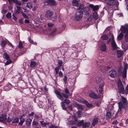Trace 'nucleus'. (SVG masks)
<instances>
[{"mask_svg":"<svg viewBox=\"0 0 128 128\" xmlns=\"http://www.w3.org/2000/svg\"><path fill=\"white\" fill-rule=\"evenodd\" d=\"M84 6L83 4H80L79 7L78 8L79 10H80L79 11H82L83 12V11L84 10Z\"/></svg>","mask_w":128,"mask_h":128,"instance_id":"c756f323","label":"nucleus"},{"mask_svg":"<svg viewBox=\"0 0 128 128\" xmlns=\"http://www.w3.org/2000/svg\"><path fill=\"white\" fill-rule=\"evenodd\" d=\"M98 46L102 52L105 51L106 50V46L103 41L98 42Z\"/></svg>","mask_w":128,"mask_h":128,"instance_id":"39448f33","label":"nucleus"},{"mask_svg":"<svg viewBox=\"0 0 128 128\" xmlns=\"http://www.w3.org/2000/svg\"><path fill=\"white\" fill-rule=\"evenodd\" d=\"M32 122V120L28 118L26 121V125L27 126H29L30 125Z\"/></svg>","mask_w":128,"mask_h":128,"instance_id":"b1692460","label":"nucleus"},{"mask_svg":"<svg viewBox=\"0 0 128 128\" xmlns=\"http://www.w3.org/2000/svg\"><path fill=\"white\" fill-rule=\"evenodd\" d=\"M38 8V7L37 6H34L32 9V10L34 11H35Z\"/></svg>","mask_w":128,"mask_h":128,"instance_id":"e2e57ef3","label":"nucleus"},{"mask_svg":"<svg viewBox=\"0 0 128 128\" xmlns=\"http://www.w3.org/2000/svg\"><path fill=\"white\" fill-rule=\"evenodd\" d=\"M15 2L16 3V4L19 6H21L22 4L21 2L20 1H17V0Z\"/></svg>","mask_w":128,"mask_h":128,"instance_id":"4d7b16f0","label":"nucleus"},{"mask_svg":"<svg viewBox=\"0 0 128 128\" xmlns=\"http://www.w3.org/2000/svg\"><path fill=\"white\" fill-rule=\"evenodd\" d=\"M16 7L17 9L14 10V12L15 14H19L20 12V11L21 10V8L20 6H16Z\"/></svg>","mask_w":128,"mask_h":128,"instance_id":"4be33fe9","label":"nucleus"},{"mask_svg":"<svg viewBox=\"0 0 128 128\" xmlns=\"http://www.w3.org/2000/svg\"><path fill=\"white\" fill-rule=\"evenodd\" d=\"M62 60H59L58 61V67H61L62 66Z\"/></svg>","mask_w":128,"mask_h":128,"instance_id":"de8ad7c7","label":"nucleus"},{"mask_svg":"<svg viewBox=\"0 0 128 128\" xmlns=\"http://www.w3.org/2000/svg\"><path fill=\"white\" fill-rule=\"evenodd\" d=\"M114 104L112 102H110V104H109L107 108V109L108 111L110 112L111 110H112L114 108Z\"/></svg>","mask_w":128,"mask_h":128,"instance_id":"4468645a","label":"nucleus"},{"mask_svg":"<svg viewBox=\"0 0 128 128\" xmlns=\"http://www.w3.org/2000/svg\"><path fill=\"white\" fill-rule=\"evenodd\" d=\"M83 12L82 11L77 12L75 16V19L79 20L81 19L83 16Z\"/></svg>","mask_w":128,"mask_h":128,"instance_id":"0eeeda50","label":"nucleus"},{"mask_svg":"<svg viewBox=\"0 0 128 128\" xmlns=\"http://www.w3.org/2000/svg\"><path fill=\"white\" fill-rule=\"evenodd\" d=\"M78 101L82 103H84L86 104V106L88 108H91L92 106V104H89L87 102L84 100V99L82 98L78 99Z\"/></svg>","mask_w":128,"mask_h":128,"instance_id":"6e6552de","label":"nucleus"},{"mask_svg":"<svg viewBox=\"0 0 128 128\" xmlns=\"http://www.w3.org/2000/svg\"><path fill=\"white\" fill-rule=\"evenodd\" d=\"M59 76L60 77H62L63 76V74L62 72L61 71H60L59 73Z\"/></svg>","mask_w":128,"mask_h":128,"instance_id":"338daca9","label":"nucleus"},{"mask_svg":"<svg viewBox=\"0 0 128 128\" xmlns=\"http://www.w3.org/2000/svg\"><path fill=\"white\" fill-rule=\"evenodd\" d=\"M12 18L13 20H16L17 18L14 15V14H12Z\"/></svg>","mask_w":128,"mask_h":128,"instance_id":"774afa93","label":"nucleus"},{"mask_svg":"<svg viewBox=\"0 0 128 128\" xmlns=\"http://www.w3.org/2000/svg\"><path fill=\"white\" fill-rule=\"evenodd\" d=\"M102 80L101 78L99 76H98L96 77V81L97 83H98L100 82Z\"/></svg>","mask_w":128,"mask_h":128,"instance_id":"79ce46f5","label":"nucleus"},{"mask_svg":"<svg viewBox=\"0 0 128 128\" xmlns=\"http://www.w3.org/2000/svg\"><path fill=\"white\" fill-rule=\"evenodd\" d=\"M110 112H107L106 115V118L107 119H110L111 117V116Z\"/></svg>","mask_w":128,"mask_h":128,"instance_id":"e433bc0d","label":"nucleus"},{"mask_svg":"<svg viewBox=\"0 0 128 128\" xmlns=\"http://www.w3.org/2000/svg\"><path fill=\"white\" fill-rule=\"evenodd\" d=\"M45 2L47 3L48 4L54 6L56 4V2L54 0H49L45 1Z\"/></svg>","mask_w":128,"mask_h":128,"instance_id":"dca6fc26","label":"nucleus"},{"mask_svg":"<svg viewBox=\"0 0 128 128\" xmlns=\"http://www.w3.org/2000/svg\"><path fill=\"white\" fill-rule=\"evenodd\" d=\"M21 13L22 15L25 18L27 19L29 18V17L26 15V14L25 13L22 12Z\"/></svg>","mask_w":128,"mask_h":128,"instance_id":"864d4df0","label":"nucleus"},{"mask_svg":"<svg viewBox=\"0 0 128 128\" xmlns=\"http://www.w3.org/2000/svg\"><path fill=\"white\" fill-rule=\"evenodd\" d=\"M67 79V77L66 76H64V82L65 84H66V83Z\"/></svg>","mask_w":128,"mask_h":128,"instance_id":"052dcab7","label":"nucleus"},{"mask_svg":"<svg viewBox=\"0 0 128 128\" xmlns=\"http://www.w3.org/2000/svg\"><path fill=\"white\" fill-rule=\"evenodd\" d=\"M110 38H109V40L107 41L106 43L107 44L109 43L110 42V40H111V46L112 48L114 50H116L117 48V47L114 40V37L113 35L112 34H111L110 35Z\"/></svg>","mask_w":128,"mask_h":128,"instance_id":"20e7f679","label":"nucleus"},{"mask_svg":"<svg viewBox=\"0 0 128 128\" xmlns=\"http://www.w3.org/2000/svg\"><path fill=\"white\" fill-rule=\"evenodd\" d=\"M89 12V8L88 7H86L84 8V12L86 14H88Z\"/></svg>","mask_w":128,"mask_h":128,"instance_id":"c9c22d12","label":"nucleus"},{"mask_svg":"<svg viewBox=\"0 0 128 128\" xmlns=\"http://www.w3.org/2000/svg\"><path fill=\"white\" fill-rule=\"evenodd\" d=\"M89 96L91 98H101L102 96V95H98V96H97L96 94L93 92L90 93L89 94Z\"/></svg>","mask_w":128,"mask_h":128,"instance_id":"9b49d317","label":"nucleus"},{"mask_svg":"<svg viewBox=\"0 0 128 128\" xmlns=\"http://www.w3.org/2000/svg\"><path fill=\"white\" fill-rule=\"evenodd\" d=\"M55 92L56 94L57 95V96L58 97L62 100H63L64 99L63 97L62 94L60 93L58 90H55Z\"/></svg>","mask_w":128,"mask_h":128,"instance_id":"ddd939ff","label":"nucleus"},{"mask_svg":"<svg viewBox=\"0 0 128 128\" xmlns=\"http://www.w3.org/2000/svg\"><path fill=\"white\" fill-rule=\"evenodd\" d=\"M123 33H122L121 32L119 34L118 36L117 37V39L118 40H121L122 38L124 36L123 34Z\"/></svg>","mask_w":128,"mask_h":128,"instance_id":"cd10ccee","label":"nucleus"},{"mask_svg":"<svg viewBox=\"0 0 128 128\" xmlns=\"http://www.w3.org/2000/svg\"><path fill=\"white\" fill-rule=\"evenodd\" d=\"M127 100L125 98L122 97L120 101L118 103V112H120L123 108L127 107Z\"/></svg>","mask_w":128,"mask_h":128,"instance_id":"f257e3e1","label":"nucleus"},{"mask_svg":"<svg viewBox=\"0 0 128 128\" xmlns=\"http://www.w3.org/2000/svg\"><path fill=\"white\" fill-rule=\"evenodd\" d=\"M77 114L78 117V118H80L82 116V111L78 110V111L77 112Z\"/></svg>","mask_w":128,"mask_h":128,"instance_id":"7c9ffc66","label":"nucleus"},{"mask_svg":"<svg viewBox=\"0 0 128 128\" xmlns=\"http://www.w3.org/2000/svg\"><path fill=\"white\" fill-rule=\"evenodd\" d=\"M52 12L50 10H48L46 14V16L48 18L51 19L52 20H54L56 19V16L55 15L54 17H52Z\"/></svg>","mask_w":128,"mask_h":128,"instance_id":"423d86ee","label":"nucleus"},{"mask_svg":"<svg viewBox=\"0 0 128 128\" xmlns=\"http://www.w3.org/2000/svg\"><path fill=\"white\" fill-rule=\"evenodd\" d=\"M90 124L89 122H86L83 123L82 125V127L84 128H86L90 126Z\"/></svg>","mask_w":128,"mask_h":128,"instance_id":"bb28decb","label":"nucleus"},{"mask_svg":"<svg viewBox=\"0 0 128 128\" xmlns=\"http://www.w3.org/2000/svg\"><path fill=\"white\" fill-rule=\"evenodd\" d=\"M98 118H94L93 120L92 125L93 126L95 125L98 123Z\"/></svg>","mask_w":128,"mask_h":128,"instance_id":"2f4dec72","label":"nucleus"},{"mask_svg":"<svg viewBox=\"0 0 128 128\" xmlns=\"http://www.w3.org/2000/svg\"><path fill=\"white\" fill-rule=\"evenodd\" d=\"M104 85V82H102L100 84L99 86V92L101 93H102L103 88H102Z\"/></svg>","mask_w":128,"mask_h":128,"instance_id":"393cba45","label":"nucleus"},{"mask_svg":"<svg viewBox=\"0 0 128 128\" xmlns=\"http://www.w3.org/2000/svg\"><path fill=\"white\" fill-rule=\"evenodd\" d=\"M122 49H123L124 51L125 52L127 49L128 46L127 45L122 44Z\"/></svg>","mask_w":128,"mask_h":128,"instance_id":"f704fd0d","label":"nucleus"},{"mask_svg":"<svg viewBox=\"0 0 128 128\" xmlns=\"http://www.w3.org/2000/svg\"><path fill=\"white\" fill-rule=\"evenodd\" d=\"M77 118L76 116V114L74 113L73 114L69 116L68 120L69 122V125L70 124H76V122L77 120Z\"/></svg>","mask_w":128,"mask_h":128,"instance_id":"7ed1b4c3","label":"nucleus"},{"mask_svg":"<svg viewBox=\"0 0 128 128\" xmlns=\"http://www.w3.org/2000/svg\"><path fill=\"white\" fill-rule=\"evenodd\" d=\"M89 6L94 11L98 10L99 8V6L98 5L94 6V5L92 4H90Z\"/></svg>","mask_w":128,"mask_h":128,"instance_id":"f8f14e48","label":"nucleus"},{"mask_svg":"<svg viewBox=\"0 0 128 128\" xmlns=\"http://www.w3.org/2000/svg\"><path fill=\"white\" fill-rule=\"evenodd\" d=\"M60 68V67H56L55 68L54 70H55L56 74H58Z\"/></svg>","mask_w":128,"mask_h":128,"instance_id":"3c124183","label":"nucleus"},{"mask_svg":"<svg viewBox=\"0 0 128 128\" xmlns=\"http://www.w3.org/2000/svg\"><path fill=\"white\" fill-rule=\"evenodd\" d=\"M124 70H126V69H127L128 66V64H124Z\"/></svg>","mask_w":128,"mask_h":128,"instance_id":"680f3d73","label":"nucleus"},{"mask_svg":"<svg viewBox=\"0 0 128 128\" xmlns=\"http://www.w3.org/2000/svg\"><path fill=\"white\" fill-rule=\"evenodd\" d=\"M11 13L10 12L8 13L6 15V17L8 18H11Z\"/></svg>","mask_w":128,"mask_h":128,"instance_id":"13d9d810","label":"nucleus"},{"mask_svg":"<svg viewBox=\"0 0 128 128\" xmlns=\"http://www.w3.org/2000/svg\"><path fill=\"white\" fill-rule=\"evenodd\" d=\"M29 41L31 43L34 45H36L37 43L36 42H34L30 38H28Z\"/></svg>","mask_w":128,"mask_h":128,"instance_id":"49530a36","label":"nucleus"},{"mask_svg":"<svg viewBox=\"0 0 128 128\" xmlns=\"http://www.w3.org/2000/svg\"><path fill=\"white\" fill-rule=\"evenodd\" d=\"M70 102V101L66 99L64 101L62 102H61L62 106V108L63 110H66V107L65 106V105L64 104V103H65L67 104H68Z\"/></svg>","mask_w":128,"mask_h":128,"instance_id":"9d476101","label":"nucleus"},{"mask_svg":"<svg viewBox=\"0 0 128 128\" xmlns=\"http://www.w3.org/2000/svg\"><path fill=\"white\" fill-rule=\"evenodd\" d=\"M18 47L19 48H22L23 47L22 46V42L20 41L19 42Z\"/></svg>","mask_w":128,"mask_h":128,"instance_id":"8fccbe9b","label":"nucleus"},{"mask_svg":"<svg viewBox=\"0 0 128 128\" xmlns=\"http://www.w3.org/2000/svg\"><path fill=\"white\" fill-rule=\"evenodd\" d=\"M118 87L122 86V82L120 80H118Z\"/></svg>","mask_w":128,"mask_h":128,"instance_id":"603ef678","label":"nucleus"},{"mask_svg":"<svg viewBox=\"0 0 128 128\" xmlns=\"http://www.w3.org/2000/svg\"><path fill=\"white\" fill-rule=\"evenodd\" d=\"M12 86L10 83H8L4 87V89L6 90H8L10 88L12 87Z\"/></svg>","mask_w":128,"mask_h":128,"instance_id":"6ab92c4d","label":"nucleus"},{"mask_svg":"<svg viewBox=\"0 0 128 128\" xmlns=\"http://www.w3.org/2000/svg\"><path fill=\"white\" fill-rule=\"evenodd\" d=\"M93 17L94 18L96 19H97L98 17V15L97 14V12H95L93 13Z\"/></svg>","mask_w":128,"mask_h":128,"instance_id":"4c0bfd02","label":"nucleus"},{"mask_svg":"<svg viewBox=\"0 0 128 128\" xmlns=\"http://www.w3.org/2000/svg\"><path fill=\"white\" fill-rule=\"evenodd\" d=\"M83 122L84 120H78V121L77 120L76 122V125L78 126H82Z\"/></svg>","mask_w":128,"mask_h":128,"instance_id":"412c9836","label":"nucleus"},{"mask_svg":"<svg viewBox=\"0 0 128 128\" xmlns=\"http://www.w3.org/2000/svg\"><path fill=\"white\" fill-rule=\"evenodd\" d=\"M1 41L2 42L1 43V46L2 47L4 48L6 44V41L5 40H2Z\"/></svg>","mask_w":128,"mask_h":128,"instance_id":"58836bf2","label":"nucleus"},{"mask_svg":"<svg viewBox=\"0 0 128 128\" xmlns=\"http://www.w3.org/2000/svg\"><path fill=\"white\" fill-rule=\"evenodd\" d=\"M120 30L123 34H125L124 35V40L126 42H128V25L126 24L122 26Z\"/></svg>","mask_w":128,"mask_h":128,"instance_id":"f03ea898","label":"nucleus"},{"mask_svg":"<svg viewBox=\"0 0 128 128\" xmlns=\"http://www.w3.org/2000/svg\"><path fill=\"white\" fill-rule=\"evenodd\" d=\"M124 54L123 51L118 50L117 51V56L118 58H120Z\"/></svg>","mask_w":128,"mask_h":128,"instance_id":"f3484780","label":"nucleus"},{"mask_svg":"<svg viewBox=\"0 0 128 128\" xmlns=\"http://www.w3.org/2000/svg\"><path fill=\"white\" fill-rule=\"evenodd\" d=\"M122 76L123 78H125L126 76V70H124L122 74Z\"/></svg>","mask_w":128,"mask_h":128,"instance_id":"72a5a7b5","label":"nucleus"},{"mask_svg":"<svg viewBox=\"0 0 128 128\" xmlns=\"http://www.w3.org/2000/svg\"><path fill=\"white\" fill-rule=\"evenodd\" d=\"M65 93L68 96H71L72 95V93H70L68 90L67 88H66L65 89Z\"/></svg>","mask_w":128,"mask_h":128,"instance_id":"c03bdc74","label":"nucleus"},{"mask_svg":"<svg viewBox=\"0 0 128 128\" xmlns=\"http://www.w3.org/2000/svg\"><path fill=\"white\" fill-rule=\"evenodd\" d=\"M26 6L30 9L32 8L33 7L32 3L30 2H28L26 4Z\"/></svg>","mask_w":128,"mask_h":128,"instance_id":"473e14b6","label":"nucleus"},{"mask_svg":"<svg viewBox=\"0 0 128 128\" xmlns=\"http://www.w3.org/2000/svg\"><path fill=\"white\" fill-rule=\"evenodd\" d=\"M74 106L79 109L82 110L84 108V107L82 106L76 102L74 103Z\"/></svg>","mask_w":128,"mask_h":128,"instance_id":"2eb2a0df","label":"nucleus"},{"mask_svg":"<svg viewBox=\"0 0 128 128\" xmlns=\"http://www.w3.org/2000/svg\"><path fill=\"white\" fill-rule=\"evenodd\" d=\"M18 118H16L14 119V123H17L18 122Z\"/></svg>","mask_w":128,"mask_h":128,"instance_id":"0e129e2a","label":"nucleus"},{"mask_svg":"<svg viewBox=\"0 0 128 128\" xmlns=\"http://www.w3.org/2000/svg\"><path fill=\"white\" fill-rule=\"evenodd\" d=\"M34 119L36 120H40L41 118V117L39 116H38L35 115Z\"/></svg>","mask_w":128,"mask_h":128,"instance_id":"6e6d98bb","label":"nucleus"},{"mask_svg":"<svg viewBox=\"0 0 128 128\" xmlns=\"http://www.w3.org/2000/svg\"><path fill=\"white\" fill-rule=\"evenodd\" d=\"M20 122L18 124L20 125H21L24 122V119L22 118V117H21L20 118Z\"/></svg>","mask_w":128,"mask_h":128,"instance_id":"a19ab883","label":"nucleus"},{"mask_svg":"<svg viewBox=\"0 0 128 128\" xmlns=\"http://www.w3.org/2000/svg\"><path fill=\"white\" fill-rule=\"evenodd\" d=\"M102 39L104 40H107L108 38L106 34H104L102 35L101 36Z\"/></svg>","mask_w":128,"mask_h":128,"instance_id":"ea45409f","label":"nucleus"},{"mask_svg":"<svg viewBox=\"0 0 128 128\" xmlns=\"http://www.w3.org/2000/svg\"><path fill=\"white\" fill-rule=\"evenodd\" d=\"M108 12L109 13H111V14L112 15L113 13V10H109L108 9Z\"/></svg>","mask_w":128,"mask_h":128,"instance_id":"69168bd1","label":"nucleus"},{"mask_svg":"<svg viewBox=\"0 0 128 128\" xmlns=\"http://www.w3.org/2000/svg\"><path fill=\"white\" fill-rule=\"evenodd\" d=\"M12 62V61L10 60H8L5 63V65H8L10 64Z\"/></svg>","mask_w":128,"mask_h":128,"instance_id":"5fc2aeb1","label":"nucleus"},{"mask_svg":"<svg viewBox=\"0 0 128 128\" xmlns=\"http://www.w3.org/2000/svg\"><path fill=\"white\" fill-rule=\"evenodd\" d=\"M118 89L120 92L123 94L124 92V89L123 86L118 87Z\"/></svg>","mask_w":128,"mask_h":128,"instance_id":"5701e85b","label":"nucleus"},{"mask_svg":"<svg viewBox=\"0 0 128 128\" xmlns=\"http://www.w3.org/2000/svg\"><path fill=\"white\" fill-rule=\"evenodd\" d=\"M6 120V115L4 114L0 116V122H4Z\"/></svg>","mask_w":128,"mask_h":128,"instance_id":"a211bd4d","label":"nucleus"},{"mask_svg":"<svg viewBox=\"0 0 128 128\" xmlns=\"http://www.w3.org/2000/svg\"><path fill=\"white\" fill-rule=\"evenodd\" d=\"M72 3L73 6L78 7L79 5L78 2L77 0H72Z\"/></svg>","mask_w":128,"mask_h":128,"instance_id":"aec40b11","label":"nucleus"},{"mask_svg":"<svg viewBox=\"0 0 128 128\" xmlns=\"http://www.w3.org/2000/svg\"><path fill=\"white\" fill-rule=\"evenodd\" d=\"M40 122L41 123V124L43 126H45L49 124L48 122H45L44 121H40Z\"/></svg>","mask_w":128,"mask_h":128,"instance_id":"c85d7f7f","label":"nucleus"},{"mask_svg":"<svg viewBox=\"0 0 128 128\" xmlns=\"http://www.w3.org/2000/svg\"><path fill=\"white\" fill-rule=\"evenodd\" d=\"M36 120L34 119V120L32 122V126H34L38 125V122L36 121H35Z\"/></svg>","mask_w":128,"mask_h":128,"instance_id":"a18cd8bd","label":"nucleus"},{"mask_svg":"<svg viewBox=\"0 0 128 128\" xmlns=\"http://www.w3.org/2000/svg\"><path fill=\"white\" fill-rule=\"evenodd\" d=\"M10 4H13V2H15L17 0H8Z\"/></svg>","mask_w":128,"mask_h":128,"instance_id":"bf43d9fd","label":"nucleus"},{"mask_svg":"<svg viewBox=\"0 0 128 128\" xmlns=\"http://www.w3.org/2000/svg\"><path fill=\"white\" fill-rule=\"evenodd\" d=\"M3 57L4 58L7 60L9 58L8 55L6 53H5L3 54Z\"/></svg>","mask_w":128,"mask_h":128,"instance_id":"37998d69","label":"nucleus"},{"mask_svg":"<svg viewBox=\"0 0 128 128\" xmlns=\"http://www.w3.org/2000/svg\"><path fill=\"white\" fill-rule=\"evenodd\" d=\"M38 19L40 21V20H42L43 19V18L42 17L41 14H39L38 16Z\"/></svg>","mask_w":128,"mask_h":128,"instance_id":"09e8293b","label":"nucleus"},{"mask_svg":"<svg viewBox=\"0 0 128 128\" xmlns=\"http://www.w3.org/2000/svg\"><path fill=\"white\" fill-rule=\"evenodd\" d=\"M36 64V63L34 61H30V66L32 68H34Z\"/></svg>","mask_w":128,"mask_h":128,"instance_id":"a878e982","label":"nucleus"},{"mask_svg":"<svg viewBox=\"0 0 128 128\" xmlns=\"http://www.w3.org/2000/svg\"><path fill=\"white\" fill-rule=\"evenodd\" d=\"M108 74L111 77L114 78L116 76V72L114 70L112 69L109 72Z\"/></svg>","mask_w":128,"mask_h":128,"instance_id":"1a4fd4ad","label":"nucleus"}]
</instances>
